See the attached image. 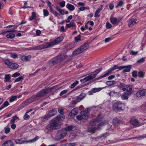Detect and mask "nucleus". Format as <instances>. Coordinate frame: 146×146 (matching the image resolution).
I'll list each match as a JSON object with an SVG mask.
<instances>
[{
	"label": "nucleus",
	"mask_w": 146,
	"mask_h": 146,
	"mask_svg": "<svg viewBox=\"0 0 146 146\" xmlns=\"http://www.w3.org/2000/svg\"><path fill=\"white\" fill-rule=\"evenodd\" d=\"M103 118L102 116L100 115L96 119H93L90 122V125L89 126L88 129V131L92 133H95L96 130L98 129L100 126H102L106 124V121H104L101 123L97 124L100 121H101Z\"/></svg>",
	"instance_id": "nucleus-1"
},
{
	"label": "nucleus",
	"mask_w": 146,
	"mask_h": 146,
	"mask_svg": "<svg viewBox=\"0 0 146 146\" xmlns=\"http://www.w3.org/2000/svg\"><path fill=\"white\" fill-rule=\"evenodd\" d=\"M125 104L119 101L115 103L113 105V109L116 112H120L125 108Z\"/></svg>",
	"instance_id": "nucleus-2"
},
{
	"label": "nucleus",
	"mask_w": 146,
	"mask_h": 146,
	"mask_svg": "<svg viewBox=\"0 0 146 146\" xmlns=\"http://www.w3.org/2000/svg\"><path fill=\"white\" fill-rule=\"evenodd\" d=\"M60 127V124L57 123L55 120H53L47 125L46 128L49 130H50L58 129Z\"/></svg>",
	"instance_id": "nucleus-3"
},
{
	"label": "nucleus",
	"mask_w": 146,
	"mask_h": 146,
	"mask_svg": "<svg viewBox=\"0 0 146 146\" xmlns=\"http://www.w3.org/2000/svg\"><path fill=\"white\" fill-rule=\"evenodd\" d=\"M67 133L66 130L62 129L58 131L55 136V138L57 140L63 139L66 136Z\"/></svg>",
	"instance_id": "nucleus-4"
},
{
	"label": "nucleus",
	"mask_w": 146,
	"mask_h": 146,
	"mask_svg": "<svg viewBox=\"0 0 146 146\" xmlns=\"http://www.w3.org/2000/svg\"><path fill=\"white\" fill-rule=\"evenodd\" d=\"M117 66L114 65L113 67L111 68L110 69L107 70L104 73V74L102 75L96 79V80L100 79L102 78H104L108 76L111 74L112 72L115 70L116 69L118 68H116Z\"/></svg>",
	"instance_id": "nucleus-5"
},
{
	"label": "nucleus",
	"mask_w": 146,
	"mask_h": 146,
	"mask_svg": "<svg viewBox=\"0 0 146 146\" xmlns=\"http://www.w3.org/2000/svg\"><path fill=\"white\" fill-rule=\"evenodd\" d=\"M49 47L48 42H46L41 45L33 46L30 48L31 50H39Z\"/></svg>",
	"instance_id": "nucleus-6"
},
{
	"label": "nucleus",
	"mask_w": 146,
	"mask_h": 146,
	"mask_svg": "<svg viewBox=\"0 0 146 146\" xmlns=\"http://www.w3.org/2000/svg\"><path fill=\"white\" fill-rule=\"evenodd\" d=\"M63 38L62 36L59 37L55 39L53 41L48 42L49 47H50L56 45L60 42L63 40Z\"/></svg>",
	"instance_id": "nucleus-7"
},
{
	"label": "nucleus",
	"mask_w": 146,
	"mask_h": 146,
	"mask_svg": "<svg viewBox=\"0 0 146 146\" xmlns=\"http://www.w3.org/2000/svg\"><path fill=\"white\" fill-rule=\"evenodd\" d=\"M62 60L60 56H58L53 58L50 61V63L51 65H56L60 63Z\"/></svg>",
	"instance_id": "nucleus-8"
},
{
	"label": "nucleus",
	"mask_w": 146,
	"mask_h": 146,
	"mask_svg": "<svg viewBox=\"0 0 146 146\" xmlns=\"http://www.w3.org/2000/svg\"><path fill=\"white\" fill-rule=\"evenodd\" d=\"M81 115L76 117L77 119L79 120L82 119H87L88 118L87 113L85 111H82L81 112Z\"/></svg>",
	"instance_id": "nucleus-9"
},
{
	"label": "nucleus",
	"mask_w": 146,
	"mask_h": 146,
	"mask_svg": "<svg viewBox=\"0 0 146 146\" xmlns=\"http://www.w3.org/2000/svg\"><path fill=\"white\" fill-rule=\"evenodd\" d=\"M38 100L35 95H33L24 102L23 104L27 105L35 101Z\"/></svg>",
	"instance_id": "nucleus-10"
},
{
	"label": "nucleus",
	"mask_w": 146,
	"mask_h": 146,
	"mask_svg": "<svg viewBox=\"0 0 146 146\" xmlns=\"http://www.w3.org/2000/svg\"><path fill=\"white\" fill-rule=\"evenodd\" d=\"M95 78V75L94 74H90L88 76L84 78L83 79H81L80 81L81 82L85 83L86 82L89 81Z\"/></svg>",
	"instance_id": "nucleus-11"
},
{
	"label": "nucleus",
	"mask_w": 146,
	"mask_h": 146,
	"mask_svg": "<svg viewBox=\"0 0 146 146\" xmlns=\"http://www.w3.org/2000/svg\"><path fill=\"white\" fill-rule=\"evenodd\" d=\"M78 112V109L77 108H75L73 109L71 112L69 113V117L70 118H73L77 114Z\"/></svg>",
	"instance_id": "nucleus-12"
},
{
	"label": "nucleus",
	"mask_w": 146,
	"mask_h": 146,
	"mask_svg": "<svg viewBox=\"0 0 146 146\" xmlns=\"http://www.w3.org/2000/svg\"><path fill=\"white\" fill-rule=\"evenodd\" d=\"M130 123L134 127H137L141 125L137 119L134 118L131 119Z\"/></svg>",
	"instance_id": "nucleus-13"
},
{
	"label": "nucleus",
	"mask_w": 146,
	"mask_h": 146,
	"mask_svg": "<svg viewBox=\"0 0 146 146\" xmlns=\"http://www.w3.org/2000/svg\"><path fill=\"white\" fill-rule=\"evenodd\" d=\"M145 95H146V89L139 90L136 94V96L138 97Z\"/></svg>",
	"instance_id": "nucleus-14"
},
{
	"label": "nucleus",
	"mask_w": 146,
	"mask_h": 146,
	"mask_svg": "<svg viewBox=\"0 0 146 146\" xmlns=\"http://www.w3.org/2000/svg\"><path fill=\"white\" fill-rule=\"evenodd\" d=\"M45 95V94L44 93V92L43 90H42L37 93L35 96L38 100H41L40 99V98L43 97Z\"/></svg>",
	"instance_id": "nucleus-15"
},
{
	"label": "nucleus",
	"mask_w": 146,
	"mask_h": 146,
	"mask_svg": "<svg viewBox=\"0 0 146 146\" xmlns=\"http://www.w3.org/2000/svg\"><path fill=\"white\" fill-rule=\"evenodd\" d=\"M137 21L136 19L132 18L129 21L128 26L129 27H132L136 23Z\"/></svg>",
	"instance_id": "nucleus-16"
},
{
	"label": "nucleus",
	"mask_w": 146,
	"mask_h": 146,
	"mask_svg": "<svg viewBox=\"0 0 146 146\" xmlns=\"http://www.w3.org/2000/svg\"><path fill=\"white\" fill-rule=\"evenodd\" d=\"M15 144L11 140H8L5 142L1 146H14Z\"/></svg>",
	"instance_id": "nucleus-17"
},
{
	"label": "nucleus",
	"mask_w": 146,
	"mask_h": 146,
	"mask_svg": "<svg viewBox=\"0 0 146 146\" xmlns=\"http://www.w3.org/2000/svg\"><path fill=\"white\" fill-rule=\"evenodd\" d=\"M57 109L56 108H53L48 112V114L50 117L53 116L57 114Z\"/></svg>",
	"instance_id": "nucleus-18"
},
{
	"label": "nucleus",
	"mask_w": 146,
	"mask_h": 146,
	"mask_svg": "<svg viewBox=\"0 0 146 146\" xmlns=\"http://www.w3.org/2000/svg\"><path fill=\"white\" fill-rule=\"evenodd\" d=\"M31 56L30 55L26 56L25 55L22 56L21 57V59L24 62H27L31 58Z\"/></svg>",
	"instance_id": "nucleus-19"
},
{
	"label": "nucleus",
	"mask_w": 146,
	"mask_h": 146,
	"mask_svg": "<svg viewBox=\"0 0 146 146\" xmlns=\"http://www.w3.org/2000/svg\"><path fill=\"white\" fill-rule=\"evenodd\" d=\"M101 90L100 88H93L88 92V93L89 95H92L93 93L99 91Z\"/></svg>",
	"instance_id": "nucleus-20"
},
{
	"label": "nucleus",
	"mask_w": 146,
	"mask_h": 146,
	"mask_svg": "<svg viewBox=\"0 0 146 146\" xmlns=\"http://www.w3.org/2000/svg\"><path fill=\"white\" fill-rule=\"evenodd\" d=\"M89 44L88 43H85L83 45L80 47L83 52H84L88 48Z\"/></svg>",
	"instance_id": "nucleus-21"
},
{
	"label": "nucleus",
	"mask_w": 146,
	"mask_h": 146,
	"mask_svg": "<svg viewBox=\"0 0 146 146\" xmlns=\"http://www.w3.org/2000/svg\"><path fill=\"white\" fill-rule=\"evenodd\" d=\"M130 94V93L124 92L121 96V98L122 100H127L128 98V96Z\"/></svg>",
	"instance_id": "nucleus-22"
},
{
	"label": "nucleus",
	"mask_w": 146,
	"mask_h": 146,
	"mask_svg": "<svg viewBox=\"0 0 146 146\" xmlns=\"http://www.w3.org/2000/svg\"><path fill=\"white\" fill-rule=\"evenodd\" d=\"M66 7L70 11H73L74 10L75 7L74 6L69 3H68L66 5Z\"/></svg>",
	"instance_id": "nucleus-23"
},
{
	"label": "nucleus",
	"mask_w": 146,
	"mask_h": 146,
	"mask_svg": "<svg viewBox=\"0 0 146 146\" xmlns=\"http://www.w3.org/2000/svg\"><path fill=\"white\" fill-rule=\"evenodd\" d=\"M19 66V65L15 63H12L9 68L12 69L13 70H15L18 68Z\"/></svg>",
	"instance_id": "nucleus-24"
},
{
	"label": "nucleus",
	"mask_w": 146,
	"mask_h": 146,
	"mask_svg": "<svg viewBox=\"0 0 146 146\" xmlns=\"http://www.w3.org/2000/svg\"><path fill=\"white\" fill-rule=\"evenodd\" d=\"M54 88V87H52L50 88H47L45 89H43L45 94L49 93L53 90Z\"/></svg>",
	"instance_id": "nucleus-25"
},
{
	"label": "nucleus",
	"mask_w": 146,
	"mask_h": 146,
	"mask_svg": "<svg viewBox=\"0 0 146 146\" xmlns=\"http://www.w3.org/2000/svg\"><path fill=\"white\" fill-rule=\"evenodd\" d=\"M82 52H83L80 47L74 51L73 52V54L74 55H76L79 54Z\"/></svg>",
	"instance_id": "nucleus-26"
},
{
	"label": "nucleus",
	"mask_w": 146,
	"mask_h": 146,
	"mask_svg": "<svg viewBox=\"0 0 146 146\" xmlns=\"http://www.w3.org/2000/svg\"><path fill=\"white\" fill-rule=\"evenodd\" d=\"M84 94H81L77 97L76 99V102H79L84 98Z\"/></svg>",
	"instance_id": "nucleus-27"
},
{
	"label": "nucleus",
	"mask_w": 146,
	"mask_h": 146,
	"mask_svg": "<svg viewBox=\"0 0 146 146\" xmlns=\"http://www.w3.org/2000/svg\"><path fill=\"white\" fill-rule=\"evenodd\" d=\"M110 21L111 23L113 25L115 24L117 25L119 23V22H117V19L115 17L111 18Z\"/></svg>",
	"instance_id": "nucleus-28"
},
{
	"label": "nucleus",
	"mask_w": 146,
	"mask_h": 146,
	"mask_svg": "<svg viewBox=\"0 0 146 146\" xmlns=\"http://www.w3.org/2000/svg\"><path fill=\"white\" fill-rule=\"evenodd\" d=\"M67 27L68 28H70L72 27H74L75 26V24L74 23V21H72L68 24L66 25Z\"/></svg>",
	"instance_id": "nucleus-29"
},
{
	"label": "nucleus",
	"mask_w": 146,
	"mask_h": 146,
	"mask_svg": "<svg viewBox=\"0 0 146 146\" xmlns=\"http://www.w3.org/2000/svg\"><path fill=\"white\" fill-rule=\"evenodd\" d=\"M50 117V116L48 113L46 114L44 117H41L42 118L41 120L43 121H45L46 120H48Z\"/></svg>",
	"instance_id": "nucleus-30"
},
{
	"label": "nucleus",
	"mask_w": 146,
	"mask_h": 146,
	"mask_svg": "<svg viewBox=\"0 0 146 146\" xmlns=\"http://www.w3.org/2000/svg\"><path fill=\"white\" fill-rule=\"evenodd\" d=\"M15 142L16 144H22L27 142L23 140L22 139H15Z\"/></svg>",
	"instance_id": "nucleus-31"
},
{
	"label": "nucleus",
	"mask_w": 146,
	"mask_h": 146,
	"mask_svg": "<svg viewBox=\"0 0 146 146\" xmlns=\"http://www.w3.org/2000/svg\"><path fill=\"white\" fill-rule=\"evenodd\" d=\"M125 69L123 70L122 71V72L125 73L127 72H129L130 71V69L131 68V66L129 65L127 66H125Z\"/></svg>",
	"instance_id": "nucleus-32"
},
{
	"label": "nucleus",
	"mask_w": 146,
	"mask_h": 146,
	"mask_svg": "<svg viewBox=\"0 0 146 146\" xmlns=\"http://www.w3.org/2000/svg\"><path fill=\"white\" fill-rule=\"evenodd\" d=\"M74 126L72 125L68 126L66 128H64L65 129L66 131V133L67 131H72L74 128Z\"/></svg>",
	"instance_id": "nucleus-33"
},
{
	"label": "nucleus",
	"mask_w": 146,
	"mask_h": 146,
	"mask_svg": "<svg viewBox=\"0 0 146 146\" xmlns=\"http://www.w3.org/2000/svg\"><path fill=\"white\" fill-rule=\"evenodd\" d=\"M3 62L6 65L8 66L9 68L12 63V62H11L9 60L7 59L4 60Z\"/></svg>",
	"instance_id": "nucleus-34"
},
{
	"label": "nucleus",
	"mask_w": 146,
	"mask_h": 146,
	"mask_svg": "<svg viewBox=\"0 0 146 146\" xmlns=\"http://www.w3.org/2000/svg\"><path fill=\"white\" fill-rule=\"evenodd\" d=\"M6 37L8 38H13L15 37V35L14 33H10L7 34L6 35Z\"/></svg>",
	"instance_id": "nucleus-35"
},
{
	"label": "nucleus",
	"mask_w": 146,
	"mask_h": 146,
	"mask_svg": "<svg viewBox=\"0 0 146 146\" xmlns=\"http://www.w3.org/2000/svg\"><path fill=\"white\" fill-rule=\"evenodd\" d=\"M78 81L76 80L72 84L70 85V87L71 88H74L76 86V85L78 84Z\"/></svg>",
	"instance_id": "nucleus-36"
},
{
	"label": "nucleus",
	"mask_w": 146,
	"mask_h": 146,
	"mask_svg": "<svg viewBox=\"0 0 146 146\" xmlns=\"http://www.w3.org/2000/svg\"><path fill=\"white\" fill-rule=\"evenodd\" d=\"M120 122V121L117 118L114 119L113 120V123L115 125L119 124Z\"/></svg>",
	"instance_id": "nucleus-37"
},
{
	"label": "nucleus",
	"mask_w": 146,
	"mask_h": 146,
	"mask_svg": "<svg viewBox=\"0 0 146 146\" xmlns=\"http://www.w3.org/2000/svg\"><path fill=\"white\" fill-rule=\"evenodd\" d=\"M102 69L101 68H100L99 69H98L95 70L93 73H95L96 74H94L95 75V77H96V75L100 72H101Z\"/></svg>",
	"instance_id": "nucleus-38"
},
{
	"label": "nucleus",
	"mask_w": 146,
	"mask_h": 146,
	"mask_svg": "<svg viewBox=\"0 0 146 146\" xmlns=\"http://www.w3.org/2000/svg\"><path fill=\"white\" fill-rule=\"evenodd\" d=\"M81 35H79L76 37H74V40L76 42H78L81 41Z\"/></svg>",
	"instance_id": "nucleus-39"
},
{
	"label": "nucleus",
	"mask_w": 146,
	"mask_h": 146,
	"mask_svg": "<svg viewBox=\"0 0 146 146\" xmlns=\"http://www.w3.org/2000/svg\"><path fill=\"white\" fill-rule=\"evenodd\" d=\"M102 10V9H97L96 11V12L95 13V17H99V16L98 15V13H99L100 11Z\"/></svg>",
	"instance_id": "nucleus-40"
},
{
	"label": "nucleus",
	"mask_w": 146,
	"mask_h": 146,
	"mask_svg": "<svg viewBox=\"0 0 146 146\" xmlns=\"http://www.w3.org/2000/svg\"><path fill=\"white\" fill-rule=\"evenodd\" d=\"M11 78L10 74H5V79L6 82L9 81Z\"/></svg>",
	"instance_id": "nucleus-41"
},
{
	"label": "nucleus",
	"mask_w": 146,
	"mask_h": 146,
	"mask_svg": "<svg viewBox=\"0 0 146 146\" xmlns=\"http://www.w3.org/2000/svg\"><path fill=\"white\" fill-rule=\"evenodd\" d=\"M23 78L24 77L23 76L19 77L15 80L14 81V82H16L20 81H22L23 79Z\"/></svg>",
	"instance_id": "nucleus-42"
},
{
	"label": "nucleus",
	"mask_w": 146,
	"mask_h": 146,
	"mask_svg": "<svg viewBox=\"0 0 146 146\" xmlns=\"http://www.w3.org/2000/svg\"><path fill=\"white\" fill-rule=\"evenodd\" d=\"M18 118L16 116H13V117L12 119L10 121V123H14L15 122V120Z\"/></svg>",
	"instance_id": "nucleus-43"
},
{
	"label": "nucleus",
	"mask_w": 146,
	"mask_h": 146,
	"mask_svg": "<svg viewBox=\"0 0 146 146\" xmlns=\"http://www.w3.org/2000/svg\"><path fill=\"white\" fill-rule=\"evenodd\" d=\"M115 82L113 81H107L106 83L107 85L108 86L113 85L114 84Z\"/></svg>",
	"instance_id": "nucleus-44"
},
{
	"label": "nucleus",
	"mask_w": 146,
	"mask_h": 146,
	"mask_svg": "<svg viewBox=\"0 0 146 146\" xmlns=\"http://www.w3.org/2000/svg\"><path fill=\"white\" fill-rule=\"evenodd\" d=\"M36 13L35 12H33L32 13V16H31L29 18V19L31 20H32L36 16Z\"/></svg>",
	"instance_id": "nucleus-45"
},
{
	"label": "nucleus",
	"mask_w": 146,
	"mask_h": 146,
	"mask_svg": "<svg viewBox=\"0 0 146 146\" xmlns=\"http://www.w3.org/2000/svg\"><path fill=\"white\" fill-rule=\"evenodd\" d=\"M64 117L63 115H58L56 117L57 120L58 121H62L63 120Z\"/></svg>",
	"instance_id": "nucleus-46"
},
{
	"label": "nucleus",
	"mask_w": 146,
	"mask_h": 146,
	"mask_svg": "<svg viewBox=\"0 0 146 146\" xmlns=\"http://www.w3.org/2000/svg\"><path fill=\"white\" fill-rule=\"evenodd\" d=\"M43 15L44 16H48L49 14V12L46 9H43Z\"/></svg>",
	"instance_id": "nucleus-47"
},
{
	"label": "nucleus",
	"mask_w": 146,
	"mask_h": 146,
	"mask_svg": "<svg viewBox=\"0 0 146 146\" xmlns=\"http://www.w3.org/2000/svg\"><path fill=\"white\" fill-rule=\"evenodd\" d=\"M17 98V97L16 96H13L12 97L9 99V102H12L15 100H16Z\"/></svg>",
	"instance_id": "nucleus-48"
},
{
	"label": "nucleus",
	"mask_w": 146,
	"mask_h": 146,
	"mask_svg": "<svg viewBox=\"0 0 146 146\" xmlns=\"http://www.w3.org/2000/svg\"><path fill=\"white\" fill-rule=\"evenodd\" d=\"M27 113H25V115L23 116V119L25 120H28L30 117V116L27 114Z\"/></svg>",
	"instance_id": "nucleus-49"
},
{
	"label": "nucleus",
	"mask_w": 146,
	"mask_h": 146,
	"mask_svg": "<svg viewBox=\"0 0 146 146\" xmlns=\"http://www.w3.org/2000/svg\"><path fill=\"white\" fill-rule=\"evenodd\" d=\"M39 138V137L37 136H36V137L32 139L29 141V142L31 143H33L36 141Z\"/></svg>",
	"instance_id": "nucleus-50"
},
{
	"label": "nucleus",
	"mask_w": 146,
	"mask_h": 146,
	"mask_svg": "<svg viewBox=\"0 0 146 146\" xmlns=\"http://www.w3.org/2000/svg\"><path fill=\"white\" fill-rule=\"evenodd\" d=\"M5 133V134H8L10 131V129L9 127H5L4 128Z\"/></svg>",
	"instance_id": "nucleus-51"
},
{
	"label": "nucleus",
	"mask_w": 146,
	"mask_h": 146,
	"mask_svg": "<svg viewBox=\"0 0 146 146\" xmlns=\"http://www.w3.org/2000/svg\"><path fill=\"white\" fill-rule=\"evenodd\" d=\"M77 102L76 101H74L71 102L70 104V106L72 108L74 107L75 106Z\"/></svg>",
	"instance_id": "nucleus-52"
},
{
	"label": "nucleus",
	"mask_w": 146,
	"mask_h": 146,
	"mask_svg": "<svg viewBox=\"0 0 146 146\" xmlns=\"http://www.w3.org/2000/svg\"><path fill=\"white\" fill-rule=\"evenodd\" d=\"M76 145V143H67L66 144V146H75Z\"/></svg>",
	"instance_id": "nucleus-53"
},
{
	"label": "nucleus",
	"mask_w": 146,
	"mask_h": 146,
	"mask_svg": "<svg viewBox=\"0 0 146 146\" xmlns=\"http://www.w3.org/2000/svg\"><path fill=\"white\" fill-rule=\"evenodd\" d=\"M137 71H134L132 72V76L136 78L137 76Z\"/></svg>",
	"instance_id": "nucleus-54"
},
{
	"label": "nucleus",
	"mask_w": 146,
	"mask_h": 146,
	"mask_svg": "<svg viewBox=\"0 0 146 146\" xmlns=\"http://www.w3.org/2000/svg\"><path fill=\"white\" fill-rule=\"evenodd\" d=\"M68 92V90H64L61 91L60 94V96H62L63 95L66 94Z\"/></svg>",
	"instance_id": "nucleus-55"
},
{
	"label": "nucleus",
	"mask_w": 146,
	"mask_h": 146,
	"mask_svg": "<svg viewBox=\"0 0 146 146\" xmlns=\"http://www.w3.org/2000/svg\"><path fill=\"white\" fill-rule=\"evenodd\" d=\"M123 4V2L122 1H120L119 3L116 6V8L117 7H118L122 6Z\"/></svg>",
	"instance_id": "nucleus-56"
},
{
	"label": "nucleus",
	"mask_w": 146,
	"mask_h": 146,
	"mask_svg": "<svg viewBox=\"0 0 146 146\" xmlns=\"http://www.w3.org/2000/svg\"><path fill=\"white\" fill-rule=\"evenodd\" d=\"M145 60V59L144 58H141L139 60L137 61V63H143V62Z\"/></svg>",
	"instance_id": "nucleus-57"
},
{
	"label": "nucleus",
	"mask_w": 146,
	"mask_h": 146,
	"mask_svg": "<svg viewBox=\"0 0 146 146\" xmlns=\"http://www.w3.org/2000/svg\"><path fill=\"white\" fill-rule=\"evenodd\" d=\"M20 75V74L17 72H15L13 74L12 76L13 77H16L18 76H19Z\"/></svg>",
	"instance_id": "nucleus-58"
},
{
	"label": "nucleus",
	"mask_w": 146,
	"mask_h": 146,
	"mask_svg": "<svg viewBox=\"0 0 146 146\" xmlns=\"http://www.w3.org/2000/svg\"><path fill=\"white\" fill-rule=\"evenodd\" d=\"M138 76L139 77L142 78L143 77L144 74L142 72H139L138 73Z\"/></svg>",
	"instance_id": "nucleus-59"
},
{
	"label": "nucleus",
	"mask_w": 146,
	"mask_h": 146,
	"mask_svg": "<svg viewBox=\"0 0 146 146\" xmlns=\"http://www.w3.org/2000/svg\"><path fill=\"white\" fill-rule=\"evenodd\" d=\"M106 27L107 29H108L111 28L112 27L111 25L109 22H107L106 23Z\"/></svg>",
	"instance_id": "nucleus-60"
},
{
	"label": "nucleus",
	"mask_w": 146,
	"mask_h": 146,
	"mask_svg": "<svg viewBox=\"0 0 146 146\" xmlns=\"http://www.w3.org/2000/svg\"><path fill=\"white\" fill-rule=\"evenodd\" d=\"M65 1H62L60 2V6H61L62 7H64L65 5Z\"/></svg>",
	"instance_id": "nucleus-61"
},
{
	"label": "nucleus",
	"mask_w": 146,
	"mask_h": 146,
	"mask_svg": "<svg viewBox=\"0 0 146 146\" xmlns=\"http://www.w3.org/2000/svg\"><path fill=\"white\" fill-rule=\"evenodd\" d=\"M11 57L13 58H15L17 57L18 56L17 54H11Z\"/></svg>",
	"instance_id": "nucleus-62"
},
{
	"label": "nucleus",
	"mask_w": 146,
	"mask_h": 146,
	"mask_svg": "<svg viewBox=\"0 0 146 146\" xmlns=\"http://www.w3.org/2000/svg\"><path fill=\"white\" fill-rule=\"evenodd\" d=\"M111 40V37L107 38L105 39L104 40L105 42H108Z\"/></svg>",
	"instance_id": "nucleus-63"
},
{
	"label": "nucleus",
	"mask_w": 146,
	"mask_h": 146,
	"mask_svg": "<svg viewBox=\"0 0 146 146\" xmlns=\"http://www.w3.org/2000/svg\"><path fill=\"white\" fill-rule=\"evenodd\" d=\"M58 112L61 114L63 113V109L62 108H59L58 109Z\"/></svg>",
	"instance_id": "nucleus-64"
}]
</instances>
